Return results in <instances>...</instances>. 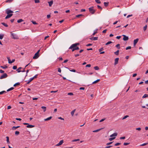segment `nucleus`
<instances>
[{"instance_id":"obj_17","label":"nucleus","mask_w":148,"mask_h":148,"mask_svg":"<svg viewBox=\"0 0 148 148\" xmlns=\"http://www.w3.org/2000/svg\"><path fill=\"white\" fill-rule=\"evenodd\" d=\"M41 108L43 109V112H45L46 110V107L45 106H42L41 107Z\"/></svg>"},{"instance_id":"obj_61","label":"nucleus","mask_w":148,"mask_h":148,"mask_svg":"<svg viewBox=\"0 0 148 148\" xmlns=\"http://www.w3.org/2000/svg\"><path fill=\"white\" fill-rule=\"evenodd\" d=\"M112 147V145H109V146L106 147H105V148H110Z\"/></svg>"},{"instance_id":"obj_59","label":"nucleus","mask_w":148,"mask_h":148,"mask_svg":"<svg viewBox=\"0 0 148 148\" xmlns=\"http://www.w3.org/2000/svg\"><path fill=\"white\" fill-rule=\"evenodd\" d=\"M97 8H99V9H101V10H102V8L100 6H99V5H98L97 6Z\"/></svg>"},{"instance_id":"obj_10","label":"nucleus","mask_w":148,"mask_h":148,"mask_svg":"<svg viewBox=\"0 0 148 148\" xmlns=\"http://www.w3.org/2000/svg\"><path fill=\"white\" fill-rule=\"evenodd\" d=\"M98 37H92L90 38L89 39L90 40H96L98 39Z\"/></svg>"},{"instance_id":"obj_3","label":"nucleus","mask_w":148,"mask_h":148,"mask_svg":"<svg viewBox=\"0 0 148 148\" xmlns=\"http://www.w3.org/2000/svg\"><path fill=\"white\" fill-rule=\"evenodd\" d=\"M40 51V50H38V51L35 53L34 56L33 57V59H36L39 57L38 54Z\"/></svg>"},{"instance_id":"obj_24","label":"nucleus","mask_w":148,"mask_h":148,"mask_svg":"<svg viewBox=\"0 0 148 148\" xmlns=\"http://www.w3.org/2000/svg\"><path fill=\"white\" fill-rule=\"evenodd\" d=\"M100 80V79H98L97 80H96L93 82H92V84H95V83L98 82Z\"/></svg>"},{"instance_id":"obj_6","label":"nucleus","mask_w":148,"mask_h":148,"mask_svg":"<svg viewBox=\"0 0 148 148\" xmlns=\"http://www.w3.org/2000/svg\"><path fill=\"white\" fill-rule=\"evenodd\" d=\"M5 12L7 14H10V13H13V11L8 9L5 10Z\"/></svg>"},{"instance_id":"obj_28","label":"nucleus","mask_w":148,"mask_h":148,"mask_svg":"<svg viewBox=\"0 0 148 148\" xmlns=\"http://www.w3.org/2000/svg\"><path fill=\"white\" fill-rule=\"evenodd\" d=\"M4 36V35L3 34H0V39L1 40L2 39Z\"/></svg>"},{"instance_id":"obj_50","label":"nucleus","mask_w":148,"mask_h":148,"mask_svg":"<svg viewBox=\"0 0 148 148\" xmlns=\"http://www.w3.org/2000/svg\"><path fill=\"white\" fill-rule=\"evenodd\" d=\"M131 47L130 46H129V47H127L126 48V50H128V49H131Z\"/></svg>"},{"instance_id":"obj_20","label":"nucleus","mask_w":148,"mask_h":148,"mask_svg":"<svg viewBox=\"0 0 148 148\" xmlns=\"http://www.w3.org/2000/svg\"><path fill=\"white\" fill-rule=\"evenodd\" d=\"M23 21H24V20H23L22 19H20L17 20V22L18 23H21V22H23Z\"/></svg>"},{"instance_id":"obj_45","label":"nucleus","mask_w":148,"mask_h":148,"mask_svg":"<svg viewBox=\"0 0 148 148\" xmlns=\"http://www.w3.org/2000/svg\"><path fill=\"white\" fill-rule=\"evenodd\" d=\"M59 143L61 145L63 143V140H61Z\"/></svg>"},{"instance_id":"obj_34","label":"nucleus","mask_w":148,"mask_h":148,"mask_svg":"<svg viewBox=\"0 0 148 148\" xmlns=\"http://www.w3.org/2000/svg\"><path fill=\"white\" fill-rule=\"evenodd\" d=\"M115 137H112V138H109V140L110 141H112V140H113L115 139Z\"/></svg>"},{"instance_id":"obj_25","label":"nucleus","mask_w":148,"mask_h":148,"mask_svg":"<svg viewBox=\"0 0 148 148\" xmlns=\"http://www.w3.org/2000/svg\"><path fill=\"white\" fill-rule=\"evenodd\" d=\"M148 97V95L147 94H145L143 96L142 98H144L146 97Z\"/></svg>"},{"instance_id":"obj_1","label":"nucleus","mask_w":148,"mask_h":148,"mask_svg":"<svg viewBox=\"0 0 148 148\" xmlns=\"http://www.w3.org/2000/svg\"><path fill=\"white\" fill-rule=\"evenodd\" d=\"M89 11L92 14H93L96 11L94 9V7L92 6L88 9Z\"/></svg>"},{"instance_id":"obj_23","label":"nucleus","mask_w":148,"mask_h":148,"mask_svg":"<svg viewBox=\"0 0 148 148\" xmlns=\"http://www.w3.org/2000/svg\"><path fill=\"white\" fill-rule=\"evenodd\" d=\"M79 43H75V44H73V47H75V46H77V45H79Z\"/></svg>"},{"instance_id":"obj_56","label":"nucleus","mask_w":148,"mask_h":148,"mask_svg":"<svg viewBox=\"0 0 148 148\" xmlns=\"http://www.w3.org/2000/svg\"><path fill=\"white\" fill-rule=\"evenodd\" d=\"M79 139H74V140H73L72 141L73 142H76V141H79Z\"/></svg>"},{"instance_id":"obj_18","label":"nucleus","mask_w":148,"mask_h":148,"mask_svg":"<svg viewBox=\"0 0 148 148\" xmlns=\"http://www.w3.org/2000/svg\"><path fill=\"white\" fill-rule=\"evenodd\" d=\"M22 68L21 67H19L16 70V71L18 73L20 72L21 71H20V70L22 69Z\"/></svg>"},{"instance_id":"obj_33","label":"nucleus","mask_w":148,"mask_h":148,"mask_svg":"<svg viewBox=\"0 0 148 148\" xmlns=\"http://www.w3.org/2000/svg\"><path fill=\"white\" fill-rule=\"evenodd\" d=\"M120 45L119 44H117L116 46V47L118 49H120Z\"/></svg>"},{"instance_id":"obj_31","label":"nucleus","mask_w":148,"mask_h":148,"mask_svg":"<svg viewBox=\"0 0 148 148\" xmlns=\"http://www.w3.org/2000/svg\"><path fill=\"white\" fill-rule=\"evenodd\" d=\"M6 92L5 91H3L0 92V95H2L4 93H5Z\"/></svg>"},{"instance_id":"obj_55","label":"nucleus","mask_w":148,"mask_h":148,"mask_svg":"<svg viewBox=\"0 0 148 148\" xmlns=\"http://www.w3.org/2000/svg\"><path fill=\"white\" fill-rule=\"evenodd\" d=\"M70 71H71V72H76V70H75V69H72V70H70Z\"/></svg>"},{"instance_id":"obj_27","label":"nucleus","mask_w":148,"mask_h":148,"mask_svg":"<svg viewBox=\"0 0 148 148\" xmlns=\"http://www.w3.org/2000/svg\"><path fill=\"white\" fill-rule=\"evenodd\" d=\"M7 58L8 59L9 63L11 64V60H10V58L9 57H7Z\"/></svg>"},{"instance_id":"obj_63","label":"nucleus","mask_w":148,"mask_h":148,"mask_svg":"<svg viewBox=\"0 0 148 148\" xmlns=\"http://www.w3.org/2000/svg\"><path fill=\"white\" fill-rule=\"evenodd\" d=\"M4 72V71L1 69L0 70V73H3Z\"/></svg>"},{"instance_id":"obj_7","label":"nucleus","mask_w":148,"mask_h":148,"mask_svg":"<svg viewBox=\"0 0 148 148\" xmlns=\"http://www.w3.org/2000/svg\"><path fill=\"white\" fill-rule=\"evenodd\" d=\"M122 36H123V39L124 40L127 41L129 39L128 37V36H126V35H122Z\"/></svg>"},{"instance_id":"obj_44","label":"nucleus","mask_w":148,"mask_h":148,"mask_svg":"<svg viewBox=\"0 0 148 148\" xmlns=\"http://www.w3.org/2000/svg\"><path fill=\"white\" fill-rule=\"evenodd\" d=\"M128 117H129L128 115L125 116L122 119H124Z\"/></svg>"},{"instance_id":"obj_5","label":"nucleus","mask_w":148,"mask_h":148,"mask_svg":"<svg viewBox=\"0 0 148 148\" xmlns=\"http://www.w3.org/2000/svg\"><path fill=\"white\" fill-rule=\"evenodd\" d=\"M8 77V75L6 73H4L0 77V79H2L6 78Z\"/></svg>"},{"instance_id":"obj_62","label":"nucleus","mask_w":148,"mask_h":148,"mask_svg":"<svg viewBox=\"0 0 148 148\" xmlns=\"http://www.w3.org/2000/svg\"><path fill=\"white\" fill-rule=\"evenodd\" d=\"M91 64H87L86 66V67H90L91 66Z\"/></svg>"},{"instance_id":"obj_21","label":"nucleus","mask_w":148,"mask_h":148,"mask_svg":"<svg viewBox=\"0 0 148 148\" xmlns=\"http://www.w3.org/2000/svg\"><path fill=\"white\" fill-rule=\"evenodd\" d=\"M75 109H74V110H73L71 112V115L73 116L74 113L75 112Z\"/></svg>"},{"instance_id":"obj_42","label":"nucleus","mask_w":148,"mask_h":148,"mask_svg":"<svg viewBox=\"0 0 148 148\" xmlns=\"http://www.w3.org/2000/svg\"><path fill=\"white\" fill-rule=\"evenodd\" d=\"M1 68L3 69H5L7 68V66H0Z\"/></svg>"},{"instance_id":"obj_41","label":"nucleus","mask_w":148,"mask_h":148,"mask_svg":"<svg viewBox=\"0 0 148 148\" xmlns=\"http://www.w3.org/2000/svg\"><path fill=\"white\" fill-rule=\"evenodd\" d=\"M112 43V41H109L107 43H106V45H107L110 44L111 43Z\"/></svg>"},{"instance_id":"obj_54","label":"nucleus","mask_w":148,"mask_h":148,"mask_svg":"<svg viewBox=\"0 0 148 148\" xmlns=\"http://www.w3.org/2000/svg\"><path fill=\"white\" fill-rule=\"evenodd\" d=\"M58 72L60 73H61V70L60 68H58Z\"/></svg>"},{"instance_id":"obj_30","label":"nucleus","mask_w":148,"mask_h":148,"mask_svg":"<svg viewBox=\"0 0 148 148\" xmlns=\"http://www.w3.org/2000/svg\"><path fill=\"white\" fill-rule=\"evenodd\" d=\"M14 89V88L13 87H11L10 88L8 89V90H7V91L9 92L10 90H13V89Z\"/></svg>"},{"instance_id":"obj_38","label":"nucleus","mask_w":148,"mask_h":148,"mask_svg":"<svg viewBox=\"0 0 148 148\" xmlns=\"http://www.w3.org/2000/svg\"><path fill=\"white\" fill-rule=\"evenodd\" d=\"M13 0H7L6 1V3H11L12 2Z\"/></svg>"},{"instance_id":"obj_13","label":"nucleus","mask_w":148,"mask_h":148,"mask_svg":"<svg viewBox=\"0 0 148 148\" xmlns=\"http://www.w3.org/2000/svg\"><path fill=\"white\" fill-rule=\"evenodd\" d=\"M117 135V133L116 132L114 133L113 134H112L110 136V137H112L113 136H116Z\"/></svg>"},{"instance_id":"obj_16","label":"nucleus","mask_w":148,"mask_h":148,"mask_svg":"<svg viewBox=\"0 0 148 148\" xmlns=\"http://www.w3.org/2000/svg\"><path fill=\"white\" fill-rule=\"evenodd\" d=\"M20 127V126H16V127L13 126L12 127V129L13 130H15L16 129H17V128H18L19 127Z\"/></svg>"},{"instance_id":"obj_2","label":"nucleus","mask_w":148,"mask_h":148,"mask_svg":"<svg viewBox=\"0 0 148 148\" xmlns=\"http://www.w3.org/2000/svg\"><path fill=\"white\" fill-rule=\"evenodd\" d=\"M11 38L15 39H18V36L15 34L12 33L11 34Z\"/></svg>"},{"instance_id":"obj_46","label":"nucleus","mask_w":148,"mask_h":148,"mask_svg":"<svg viewBox=\"0 0 148 148\" xmlns=\"http://www.w3.org/2000/svg\"><path fill=\"white\" fill-rule=\"evenodd\" d=\"M17 68V67L16 66H14L13 67V69L14 70L16 69Z\"/></svg>"},{"instance_id":"obj_26","label":"nucleus","mask_w":148,"mask_h":148,"mask_svg":"<svg viewBox=\"0 0 148 148\" xmlns=\"http://www.w3.org/2000/svg\"><path fill=\"white\" fill-rule=\"evenodd\" d=\"M1 24L5 27H8V25L7 24L4 23H1Z\"/></svg>"},{"instance_id":"obj_12","label":"nucleus","mask_w":148,"mask_h":148,"mask_svg":"<svg viewBox=\"0 0 148 148\" xmlns=\"http://www.w3.org/2000/svg\"><path fill=\"white\" fill-rule=\"evenodd\" d=\"M34 127H35V126L34 125H29V124H28V125H27L26 126V127L27 128H32Z\"/></svg>"},{"instance_id":"obj_29","label":"nucleus","mask_w":148,"mask_h":148,"mask_svg":"<svg viewBox=\"0 0 148 148\" xmlns=\"http://www.w3.org/2000/svg\"><path fill=\"white\" fill-rule=\"evenodd\" d=\"M119 50H117L116 51L114 52V54L116 55H118L119 54Z\"/></svg>"},{"instance_id":"obj_39","label":"nucleus","mask_w":148,"mask_h":148,"mask_svg":"<svg viewBox=\"0 0 148 148\" xmlns=\"http://www.w3.org/2000/svg\"><path fill=\"white\" fill-rule=\"evenodd\" d=\"M95 70H97L99 69V67L98 66H95L94 67Z\"/></svg>"},{"instance_id":"obj_8","label":"nucleus","mask_w":148,"mask_h":148,"mask_svg":"<svg viewBox=\"0 0 148 148\" xmlns=\"http://www.w3.org/2000/svg\"><path fill=\"white\" fill-rule=\"evenodd\" d=\"M139 40L138 38H137L135 40H134V46L135 47L136 44L138 42Z\"/></svg>"},{"instance_id":"obj_51","label":"nucleus","mask_w":148,"mask_h":148,"mask_svg":"<svg viewBox=\"0 0 148 148\" xmlns=\"http://www.w3.org/2000/svg\"><path fill=\"white\" fill-rule=\"evenodd\" d=\"M37 76H38V75L37 74L36 75L33 77H32V78H33V80L34 78H37Z\"/></svg>"},{"instance_id":"obj_48","label":"nucleus","mask_w":148,"mask_h":148,"mask_svg":"<svg viewBox=\"0 0 148 148\" xmlns=\"http://www.w3.org/2000/svg\"><path fill=\"white\" fill-rule=\"evenodd\" d=\"M35 2L36 3H38L40 2L39 0H35Z\"/></svg>"},{"instance_id":"obj_35","label":"nucleus","mask_w":148,"mask_h":148,"mask_svg":"<svg viewBox=\"0 0 148 148\" xmlns=\"http://www.w3.org/2000/svg\"><path fill=\"white\" fill-rule=\"evenodd\" d=\"M147 25H146L145 26L143 27V30L144 31H145L147 28Z\"/></svg>"},{"instance_id":"obj_53","label":"nucleus","mask_w":148,"mask_h":148,"mask_svg":"<svg viewBox=\"0 0 148 148\" xmlns=\"http://www.w3.org/2000/svg\"><path fill=\"white\" fill-rule=\"evenodd\" d=\"M113 143V142H110V143H107L106 144V145H110V144H111Z\"/></svg>"},{"instance_id":"obj_60","label":"nucleus","mask_w":148,"mask_h":148,"mask_svg":"<svg viewBox=\"0 0 148 148\" xmlns=\"http://www.w3.org/2000/svg\"><path fill=\"white\" fill-rule=\"evenodd\" d=\"M47 18H49L51 17L50 14H48L47 16Z\"/></svg>"},{"instance_id":"obj_19","label":"nucleus","mask_w":148,"mask_h":148,"mask_svg":"<svg viewBox=\"0 0 148 148\" xmlns=\"http://www.w3.org/2000/svg\"><path fill=\"white\" fill-rule=\"evenodd\" d=\"M51 118H52V117L51 116L45 119H44V120L45 121H49V120H50Z\"/></svg>"},{"instance_id":"obj_9","label":"nucleus","mask_w":148,"mask_h":148,"mask_svg":"<svg viewBox=\"0 0 148 148\" xmlns=\"http://www.w3.org/2000/svg\"><path fill=\"white\" fill-rule=\"evenodd\" d=\"M13 15V14H8V15L6 16L5 17V19H7L8 18H10Z\"/></svg>"},{"instance_id":"obj_40","label":"nucleus","mask_w":148,"mask_h":148,"mask_svg":"<svg viewBox=\"0 0 148 148\" xmlns=\"http://www.w3.org/2000/svg\"><path fill=\"white\" fill-rule=\"evenodd\" d=\"M20 133V132H19L18 131H16L15 132V134L16 135H18Z\"/></svg>"},{"instance_id":"obj_36","label":"nucleus","mask_w":148,"mask_h":148,"mask_svg":"<svg viewBox=\"0 0 148 148\" xmlns=\"http://www.w3.org/2000/svg\"><path fill=\"white\" fill-rule=\"evenodd\" d=\"M20 84V83L19 82H17L14 85V86H16L17 85H19Z\"/></svg>"},{"instance_id":"obj_22","label":"nucleus","mask_w":148,"mask_h":148,"mask_svg":"<svg viewBox=\"0 0 148 148\" xmlns=\"http://www.w3.org/2000/svg\"><path fill=\"white\" fill-rule=\"evenodd\" d=\"M104 5L106 7H107L108 6L109 4V3L108 2H104Z\"/></svg>"},{"instance_id":"obj_37","label":"nucleus","mask_w":148,"mask_h":148,"mask_svg":"<svg viewBox=\"0 0 148 148\" xmlns=\"http://www.w3.org/2000/svg\"><path fill=\"white\" fill-rule=\"evenodd\" d=\"M95 1L98 4H100L101 3V2L100 1V0H95Z\"/></svg>"},{"instance_id":"obj_32","label":"nucleus","mask_w":148,"mask_h":148,"mask_svg":"<svg viewBox=\"0 0 148 148\" xmlns=\"http://www.w3.org/2000/svg\"><path fill=\"white\" fill-rule=\"evenodd\" d=\"M6 138H7V143H9L10 142H9V137L6 136Z\"/></svg>"},{"instance_id":"obj_43","label":"nucleus","mask_w":148,"mask_h":148,"mask_svg":"<svg viewBox=\"0 0 148 148\" xmlns=\"http://www.w3.org/2000/svg\"><path fill=\"white\" fill-rule=\"evenodd\" d=\"M121 144V143H117L114 144L115 146H117Z\"/></svg>"},{"instance_id":"obj_4","label":"nucleus","mask_w":148,"mask_h":148,"mask_svg":"<svg viewBox=\"0 0 148 148\" xmlns=\"http://www.w3.org/2000/svg\"><path fill=\"white\" fill-rule=\"evenodd\" d=\"M73 44H72L71 46L69 47V49H71L73 52L75 50H76V46L73 47Z\"/></svg>"},{"instance_id":"obj_11","label":"nucleus","mask_w":148,"mask_h":148,"mask_svg":"<svg viewBox=\"0 0 148 148\" xmlns=\"http://www.w3.org/2000/svg\"><path fill=\"white\" fill-rule=\"evenodd\" d=\"M119 60V58H116L114 60V64L116 65L117 64L118 62V61Z\"/></svg>"},{"instance_id":"obj_49","label":"nucleus","mask_w":148,"mask_h":148,"mask_svg":"<svg viewBox=\"0 0 148 148\" xmlns=\"http://www.w3.org/2000/svg\"><path fill=\"white\" fill-rule=\"evenodd\" d=\"M130 144V143H123V145H125V146H126V145H127L129 144Z\"/></svg>"},{"instance_id":"obj_15","label":"nucleus","mask_w":148,"mask_h":148,"mask_svg":"<svg viewBox=\"0 0 148 148\" xmlns=\"http://www.w3.org/2000/svg\"><path fill=\"white\" fill-rule=\"evenodd\" d=\"M33 78H30L29 80L28 81H26V82L27 81V84H29L33 80Z\"/></svg>"},{"instance_id":"obj_58","label":"nucleus","mask_w":148,"mask_h":148,"mask_svg":"<svg viewBox=\"0 0 148 148\" xmlns=\"http://www.w3.org/2000/svg\"><path fill=\"white\" fill-rule=\"evenodd\" d=\"M83 15L82 14H79V15H76V17H79L80 16H82Z\"/></svg>"},{"instance_id":"obj_14","label":"nucleus","mask_w":148,"mask_h":148,"mask_svg":"<svg viewBox=\"0 0 148 148\" xmlns=\"http://www.w3.org/2000/svg\"><path fill=\"white\" fill-rule=\"evenodd\" d=\"M48 3H49V5L50 7H51L53 3V1L51 0L50 1L48 2Z\"/></svg>"},{"instance_id":"obj_47","label":"nucleus","mask_w":148,"mask_h":148,"mask_svg":"<svg viewBox=\"0 0 148 148\" xmlns=\"http://www.w3.org/2000/svg\"><path fill=\"white\" fill-rule=\"evenodd\" d=\"M148 143H144L140 145V146H144L148 144Z\"/></svg>"},{"instance_id":"obj_52","label":"nucleus","mask_w":148,"mask_h":148,"mask_svg":"<svg viewBox=\"0 0 148 148\" xmlns=\"http://www.w3.org/2000/svg\"><path fill=\"white\" fill-rule=\"evenodd\" d=\"M100 130V129H98V130H95L93 131V132H98Z\"/></svg>"},{"instance_id":"obj_64","label":"nucleus","mask_w":148,"mask_h":148,"mask_svg":"<svg viewBox=\"0 0 148 148\" xmlns=\"http://www.w3.org/2000/svg\"><path fill=\"white\" fill-rule=\"evenodd\" d=\"M68 95H73V94L72 92H69L68 94Z\"/></svg>"},{"instance_id":"obj_57","label":"nucleus","mask_w":148,"mask_h":148,"mask_svg":"<svg viewBox=\"0 0 148 148\" xmlns=\"http://www.w3.org/2000/svg\"><path fill=\"white\" fill-rule=\"evenodd\" d=\"M103 47L101 48L99 50V52L101 51H103Z\"/></svg>"}]
</instances>
